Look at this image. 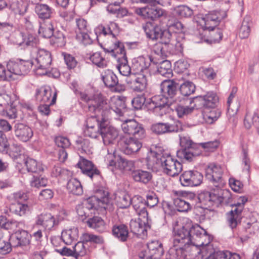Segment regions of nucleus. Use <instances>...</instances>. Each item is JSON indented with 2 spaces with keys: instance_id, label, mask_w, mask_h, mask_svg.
<instances>
[{
  "instance_id": "obj_10",
  "label": "nucleus",
  "mask_w": 259,
  "mask_h": 259,
  "mask_svg": "<svg viewBox=\"0 0 259 259\" xmlns=\"http://www.w3.org/2000/svg\"><path fill=\"white\" fill-rule=\"evenodd\" d=\"M121 127L124 134L132 135V137L139 139L146 137V131L143 125L135 119L125 120L121 124Z\"/></svg>"
},
{
  "instance_id": "obj_28",
  "label": "nucleus",
  "mask_w": 259,
  "mask_h": 259,
  "mask_svg": "<svg viewBox=\"0 0 259 259\" xmlns=\"http://www.w3.org/2000/svg\"><path fill=\"white\" fill-rule=\"evenodd\" d=\"M17 37L20 40H13V42L23 48L36 47L38 42L36 35L30 32H21L17 34Z\"/></svg>"
},
{
  "instance_id": "obj_61",
  "label": "nucleus",
  "mask_w": 259,
  "mask_h": 259,
  "mask_svg": "<svg viewBox=\"0 0 259 259\" xmlns=\"http://www.w3.org/2000/svg\"><path fill=\"white\" fill-rule=\"evenodd\" d=\"M196 108L195 104L193 106H184L182 104H177L175 107V110L179 117L181 118L185 115L191 113L194 108Z\"/></svg>"
},
{
  "instance_id": "obj_2",
  "label": "nucleus",
  "mask_w": 259,
  "mask_h": 259,
  "mask_svg": "<svg viewBox=\"0 0 259 259\" xmlns=\"http://www.w3.org/2000/svg\"><path fill=\"white\" fill-rule=\"evenodd\" d=\"M79 96L80 99L87 104L90 112L101 115V116H93L87 118L86 126L94 128L99 127L101 130V124L109 118L110 107L107 100L102 96L101 93L89 96L81 92Z\"/></svg>"
},
{
  "instance_id": "obj_8",
  "label": "nucleus",
  "mask_w": 259,
  "mask_h": 259,
  "mask_svg": "<svg viewBox=\"0 0 259 259\" xmlns=\"http://www.w3.org/2000/svg\"><path fill=\"white\" fill-rule=\"evenodd\" d=\"M168 98L161 95L154 96L148 99L146 108L152 111L155 115L162 116L165 114L169 107Z\"/></svg>"
},
{
  "instance_id": "obj_37",
  "label": "nucleus",
  "mask_w": 259,
  "mask_h": 259,
  "mask_svg": "<svg viewBox=\"0 0 259 259\" xmlns=\"http://www.w3.org/2000/svg\"><path fill=\"white\" fill-rule=\"evenodd\" d=\"M174 245L170 247L167 254L166 259H179L182 256L187 246L181 243H175V237L173 240Z\"/></svg>"
},
{
  "instance_id": "obj_63",
  "label": "nucleus",
  "mask_w": 259,
  "mask_h": 259,
  "mask_svg": "<svg viewBox=\"0 0 259 259\" xmlns=\"http://www.w3.org/2000/svg\"><path fill=\"white\" fill-rule=\"evenodd\" d=\"M148 99H146L145 95H138L135 97L132 100V105L136 110L141 109L144 106L146 108V104Z\"/></svg>"
},
{
  "instance_id": "obj_56",
  "label": "nucleus",
  "mask_w": 259,
  "mask_h": 259,
  "mask_svg": "<svg viewBox=\"0 0 259 259\" xmlns=\"http://www.w3.org/2000/svg\"><path fill=\"white\" fill-rule=\"evenodd\" d=\"M183 51V44L180 40H178L177 34L176 38H174L169 45L168 48V54L178 55L182 53Z\"/></svg>"
},
{
  "instance_id": "obj_22",
  "label": "nucleus",
  "mask_w": 259,
  "mask_h": 259,
  "mask_svg": "<svg viewBox=\"0 0 259 259\" xmlns=\"http://www.w3.org/2000/svg\"><path fill=\"white\" fill-rule=\"evenodd\" d=\"M52 94V91L50 87H42L36 89L35 98L41 104L49 103L50 105H53L56 101L57 93L54 92L51 98Z\"/></svg>"
},
{
  "instance_id": "obj_1",
  "label": "nucleus",
  "mask_w": 259,
  "mask_h": 259,
  "mask_svg": "<svg viewBox=\"0 0 259 259\" xmlns=\"http://www.w3.org/2000/svg\"><path fill=\"white\" fill-rule=\"evenodd\" d=\"M212 240L206 231L198 224L191 225L188 223L175 230V244L181 243L187 246L192 245L201 248L205 246L209 248Z\"/></svg>"
},
{
  "instance_id": "obj_15",
  "label": "nucleus",
  "mask_w": 259,
  "mask_h": 259,
  "mask_svg": "<svg viewBox=\"0 0 259 259\" xmlns=\"http://www.w3.org/2000/svg\"><path fill=\"white\" fill-rule=\"evenodd\" d=\"M58 224V221L50 213H42L37 215L35 219V224L43 228L46 236L53 230Z\"/></svg>"
},
{
  "instance_id": "obj_21",
  "label": "nucleus",
  "mask_w": 259,
  "mask_h": 259,
  "mask_svg": "<svg viewBox=\"0 0 259 259\" xmlns=\"http://www.w3.org/2000/svg\"><path fill=\"white\" fill-rule=\"evenodd\" d=\"M126 82L131 89L139 93L144 91L148 85L147 77L142 74L130 76L126 79Z\"/></svg>"
},
{
  "instance_id": "obj_53",
  "label": "nucleus",
  "mask_w": 259,
  "mask_h": 259,
  "mask_svg": "<svg viewBox=\"0 0 259 259\" xmlns=\"http://www.w3.org/2000/svg\"><path fill=\"white\" fill-rule=\"evenodd\" d=\"M51 45L57 47H63L66 43V38L65 34L60 30L54 31L50 40Z\"/></svg>"
},
{
  "instance_id": "obj_17",
  "label": "nucleus",
  "mask_w": 259,
  "mask_h": 259,
  "mask_svg": "<svg viewBox=\"0 0 259 259\" xmlns=\"http://www.w3.org/2000/svg\"><path fill=\"white\" fill-rule=\"evenodd\" d=\"M202 174L197 170L184 171L180 177V182L183 186H197L201 184Z\"/></svg>"
},
{
  "instance_id": "obj_51",
  "label": "nucleus",
  "mask_w": 259,
  "mask_h": 259,
  "mask_svg": "<svg viewBox=\"0 0 259 259\" xmlns=\"http://www.w3.org/2000/svg\"><path fill=\"white\" fill-rule=\"evenodd\" d=\"M157 73L167 78L172 76L171 64L169 61L165 60L161 62L157 66Z\"/></svg>"
},
{
  "instance_id": "obj_58",
  "label": "nucleus",
  "mask_w": 259,
  "mask_h": 259,
  "mask_svg": "<svg viewBox=\"0 0 259 259\" xmlns=\"http://www.w3.org/2000/svg\"><path fill=\"white\" fill-rule=\"evenodd\" d=\"M87 245L83 242H78L73 246L74 257L76 259H81L88 253Z\"/></svg>"
},
{
  "instance_id": "obj_42",
  "label": "nucleus",
  "mask_w": 259,
  "mask_h": 259,
  "mask_svg": "<svg viewBox=\"0 0 259 259\" xmlns=\"http://www.w3.org/2000/svg\"><path fill=\"white\" fill-rule=\"evenodd\" d=\"M131 175L135 182L144 184H148L152 178V175L150 172L139 169L132 171Z\"/></svg>"
},
{
  "instance_id": "obj_48",
  "label": "nucleus",
  "mask_w": 259,
  "mask_h": 259,
  "mask_svg": "<svg viewBox=\"0 0 259 259\" xmlns=\"http://www.w3.org/2000/svg\"><path fill=\"white\" fill-rule=\"evenodd\" d=\"M66 188L69 193L73 195H80L83 193L81 183L75 178H72L68 181Z\"/></svg>"
},
{
  "instance_id": "obj_13",
  "label": "nucleus",
  "mask_w": 259,
  "mask_h": 259,
  "mask_svg": "<svg viewBox=\"0 0 259 259\" xmlns=\"http://www.w3.org/2000/svg\"><path fill=\"white\" fill-rule=\"evenodd\" d=\"M222 167L214 163H209L205 168V176L217 187L223 186L224 182L222 178Z\"/></svg>"
},
{
  "instance_id": "obj_9",
  "label": "nucleus",
  "mask_w": 259,
  "mask_h": 259,
  "mask_svg": "<svg viewBox=\"0 0 259 259\" xmlns=\"http://www.w3.org/2000/svg\"><path fill=\"white\" fill-rule=\"evenodd\" d=\"M164 253L162 244L158 240L151 241L139 253L140 259H160Z\"/></svg>"
},
{
  "instance_id": "obj_64",
  "label": "nucleus",
  "mask_w": 259,
  "mask_h": 259,
  "mask_svg": "<svg viewBox=\"0 0 259 259\" xmlns=\"http://www.w3.org/2000/svg\"><path fill=\"white\" fill-rule=\"evenodd\" d=\"M180 142L181 147V150L195 148L199 147V145L194 143L188 136H180Z\"/></svg>"
},
{
  "instance_id": "obj_60",
  "label": "nucleus",
  "mask_w": 259,
  "mask_h": 259,
  "mask_svg": "<svg viewBox=\"0 0 259 259\" xmlns=\"http://www.w3.org/2000/svg\"><path fill=\"white\" fill-rule=\"evenodd\" d=\"M174 11L176 15L180 18H188L193 15V10L185 5H180L176 7Z\"/></svg>"
},
{
  "instance_id": "obj_55",
  "label": "nucleus",
  "mask_w": 259,
  "mask_h": 259,
  "mask_svg": "<svg viewBox=\"0 0 259 259\" xmlns=\"http://www.w3.org/2000/svg\"><path fill=\"white\" fill-rule=\"evenodd\" d=\"M91 61L99 68H104L107 66L108 62L100 52H96L90 57Z\"/></svg>"
},
{
  "instance_id": "obj_27",
  "label": "nucleus",
  "mask_w": 259,
  "mask_h": 259,
  "mask_svg": "<svg viewBox=\"0 0 259 259\" xmlns=\"http://www.w3.org/2000/svg\"><path fill=\"white\" fill-rule=\"evenodd\" d=\"M14 134L16 137L24 142L29 141L33 136L32 128L26 124L17 123L14 127Z\"/></svg>"
},
{
  "instance_id": "obj_7",
  "label": "nucleus",
  "mask_w": 259,
  "mask_h": 259,
  "mask_svg": "<svg viewBox=\"0 0 259 259\" xmlns=\"http://www.w3.org/2000/svg\"><path fill=\"white\" fill-rule=\"evenodd\" d=\"M155 4H149L141 8H136L135 13L144 19L156 21L160 19L165 18L167 16L166 10L155 6Z\"/></svg>"
},
{
  "instance_id": "obj_44",
  "label": "nucleus",
  "mask_w": 259,
  "mask_h": 259,
  "mask_svg": "<svg viewBox=\"0 0 259 259\" xmlns=\"http://www.w3.org/2000/svg\"><path fill=\"white\" fill-rule=\"evenodd\" d=\"M146 36L148 38L152 40H156L160 36V33L162 29L160 26L156 25L152 26L151 23H147L146 25L143 27Z\"/></svg>"
},
{
  "instance_id": "obj_46",
  "label": "nucleus",
  "mask_w": 259,
  "mask_h": 259,
  "mask_svg": "<svg viewBox=\"0 0 259 259\" xmlns=\"http://www.w3.org/2000/svg\"><path fill=\"white\" fill-rule=\"evenodd\" d=\"M78 237V229L76 228L63 230L61 233V239L67 245L75 242Z\"/></svg>"
},
{
  "instance_id": "obj_45",
  "label": "nucleus",
  "mask_w": 259,
  "mask_h": 259,
  "mask_svg": "<svg viewBox=\"0 0 259 259\" xmlns=\"http://www.w3.org/2000/svg\"><path fill=\"white\" fill-rule=\"evenodd\" d=\"M201 154L199 147L188 148V149L180 150L177 151V155L188 161H192L193 158Z\"/></svg>"
},
{
  "instance_id": "obj_18",
  "label": "nucleus",
  "mask_w": 259,
  "mask_h": 259,
  "mask_svg": "<svg viewBox=\"0 0 259 259\" xmlns=\"http://www.w3.org/2000/svg\"><path fill=\"white\" fill-rule=\"evenodd\" d=\"M31 237V235L27 231L21 229L13 233L9 238V241L13 247L23 248L29 245Z\"/></svg>"
},
{
  "instance_id": "obj_5",
  "label": "nucleus",
  "mask_w": 259,
  "mask_h": 259,
  "mask_svg": "<svg viewBox=\"0 0 259 259\" xmlns=\"http://www.w3.org/2000/svg\"><path fill=\"white\" fill-rule=\"evenodd\" d=\"M195 198L198 199L200 207L208 209L214 205L228 203L231 198V194L227 190L218 189L212 192H201Z\"/></svg>"
},
{
  "instance_id": "obj_24",
  "label": "nucleus",
  "mask_w": 259,
  "mask_h": 259,
  "mask_svg": "<svg viewBox=\"0 0 259 259\" xmlns=\"http://www.w3.org/2000/svg\"><path fill=\"white\" fill-rule=\"evenodd\" d=\"M152 57L148 56L144 57L139 56L133 59L132 68L134 74H140L141 72H147L152 62Z\"/></svg>"
},
{
  "instance_id": "obj_47",
  "label": "nucleus",
  "mask_w": 259,
  "mask_h": 259,
  "mask_svg": "<svg viewBox=\"0 0 259 259\" xmlns=\"http://www.w3.org/2000/svg\"><path fill=\"white\" fill-rule=\"evenodd\" d=\"M252 25V22L250 17L246 16L243 20L239 31V36L241 39H245L248 37Z\"/></svg>"
},
{
  "instance_id": "obj_11",
  "label": "nucleus",
  "mask_w": 259,
  "mask_h": 259,
  "mask_svg": "<svg viewBox=\"0 0 259 259\" xmlns=\"http://www.w3.org/2000/svg\"><path fill=\"white\" fill-rule=\"evenodd\" d=\"M219 98L215 93L208 92L204 96H197L190 101L195 104L196 108L203 107L205 109L214 108L218 103Z\"/></svg>"
},
{
  "instance_id": "obj_6",
  "label": "nucleus",
  "mask_w": 259,
  "mask_h": 259,
  "mask_svg": "<svg viewBox=\"0 0 259 259\" xmlns=\"http://www.w3.org/2000/svg\"><path fill=\"white\" fill-rule=\"evenodd\" d=\"M34 63V62L31 60H9L7 64L9 81L16 80L19 76L27 74Z\"/></svg>"
},
{
  "instance_id": "obj_38",
  "label": "nucleus",
  "mask_w": 259,
  "mask_h": 259,
  "mask_svg": "<svg viewBox=\"0 0 259 259\" xmlns=\"http://www.w3.org/2000/svg\"><path fill=\"white\" fill-rule=\"evenodd\" d=\"M34 11L39 19L45 20L51 18L54 9L47 4H37L35 6Z\"/></svg>"
},
{
  "instance_id": "obj_19",
  "label": "nucleus",
  "mask_w": 259,
  "mask_h": 259,
  "mask_svg": "<svg viewBox=\"0 0 259 259\" xmlns=\"http://www.w3.org/2000/svg\"><path fill=\"white\" fill-rule=\"evenodd\" d=\"M101 79L104 85L111 91L120 92L122 90L118 83L116 74L111 69H106L101 73Z\"/></svg>"
},
{
  "instance_id": "obj_3",
  "label": "nucleus",
  "mask_w": 259,
  "mask_h": 259,
  "mask_svg": "<svg viewBox=\"0 0 259 259\" xmlns=\"http://www.w3.org/2000/svg\"><path fill=\"white\" fill-rule=\"evenodd\" d=\"M146 162L149 169L153 171L160 169L163 174L170 177L178 176L183 169L182 163L164 150H151L148 154Z\"/></svg>"
},
{
  "instance_id": "obj_52",
  "label": "nucleus",
  "mask_w": 259,
  "mask_h": 259,
  "mask_svg": "<svg viewBox=\"0 0 259 259\" xmlns=\"http://www.w3.org/2000/svg\"><path fill=\"white\" fill-rule=\"evenodd\" d=\"M244 124L247 129H249L252 125H253L259 134V115L257 113H254L252 115L247 113L244 120Z\"/></svg>"
},
{
  "instance_id": "obj_26",
  "label": "nucleus",
  "mask_w": 259,
  "mask_h": 259,
  "mask_svg": "<svg viewBox=\"0 0 259 259\" xmlns=\"http://www.w3.org/2000/svg\"><path fill=\"white\" fill-rule=\"evenodd\" d=\"M76 166L81 170L83 174L91 178L100 177L99 170L92 162L81 156H80L79 160L76 164Z\"/></svg>"
},
{
  "instance_id": "obj_39",
  "label": "nucleus",
  "mask_w": 259,
  "mask_h": 259,
  "mask_svg": "<svg viewBox=\"0 0 259 259\" xmlns=\"http://www.w3.org/2000/svg\"><path fill=\"white\" fill-rule=\"evenodd\" d=\"M118 64L117 68L119 70L120 73L123 76H128L131 73L132 66L130 67L128 65V61L126 56L125 51L121 53L120 56L117 57V59Z\"/></svg>"
},
{
  "instance_id": "obj_12",
  "label": "nucleus",
  "mask_w": 259,
  "mask_h": 259,
  "mask_svg": "<svg viewBox=\"0 0 259 259\" xmlns=\"http://www.w3.org/2000/svg\"><path fill=\"white\" fill-rule=\"evenodd\" d=\"M153 133L158 135L178 133L183 131L182 123L178 121L172 122H158L152 125Z\"/></svg>"
},
{
  "instance_id": "obj_35",
  "label": "nucleus",
  "mask_w": 259,
  "mask_h": 259,
  "mask_svg": "<svg viewBox=\"0 0 259 259\" xmlns=\"http://www.w3.org/2000/svg\"><path fill=\"white\" fill-rule=\"evenodd\" d=\"M144 225L145 223L143 222L140 219L131 220L130 222L131 232L139 238H144L147 234V230Z\"/></svg>"
},
{
  "instance_id": "obj_50",
  "label": "nucleus",
  "mask_w": 259,
  "mask_h": 259,
  "mask_svg": "<svg viewBox=\"0 0 259 259\" xmlns=\"http://www.w3.org/2000/svg\"><path fill=\"white\" fill-rule=\"evenodd\" d=\"M75 145L79 150H81L88 154L92 153V144L88 139L78 137L75 140Z\"/></svg>"
},
{
  "instance_id": "obj_31",
  "label": "nucleus",
  "mask_w": 259,
  "mask_h": 259,
  "mask_svg": "<svg viewBox=\"0 0 259 259\" xmlns=\"http://www.w3.org/2000/svg\"><path fill=\"white\" fill-rule=\"evenodd\" d=\"M142 139L135 137L126 139L122 148L123 152L126 155H132L138 152L142 146L141 142Z\"/></svg>"
},
{
  "instance_id": "obj_54",
  "label": "nucleus",
  "mask_w": 259,
  "mask_h": 259,
  "mask_svg": "<svg viewBox=\"0 0 259 259\" xmlns=\"http://www.w3.org/2000/svg\"><path fill=\"white\" fill-rule=\"evenodd\" d=\"M25 165L27 171L29 172L39 173L44 170L42 164L40 163L31 158L26 159Z\"/></svg>"
},
{
  "instance_id": "obj_57",
  "label": "nucleus",
  "mask_w": 259,
  "mask_h": 259,
  "mask_svg": "<svg viewBox=\"0 0 259 259\" xmlns=\"http://www.w3.org/2000/svg\"><path fill=\"white\" fill-rule=\"evenodd\" d=\"M181 94L184 96H189L194 93L195 91V85L191 81H186L182 84H179V87Z\"/></svg>"
},
{
  "instance_id": "obj_40",
  "label": "nucleus",
  "mask_w": 259,
  "mask_h": 259,
  "mask_svg": "<svg viewBox=\"0 0 259 259\" xmlns=\"http://www.w3.org/2000/svg\"><path fill=\"white\" fill-rule=\"evenodd\" d=\"M87 224L90 228L99 233H103L107 230V226L104 221L100 217L95 216L89 219Z\"/></svg>"
},
{
  "instance_id": "obj_43",
  "label": "nucleus",
  "mask_w": 259,
  "mask_h": 259,
  "mask_svg": "<svg viewBox=\"0 0 259 259\" xmlns=\"http://www.w3.org/2000/svg\"><path fill=\"white\" fill-rule=\"evenodd\" d=\"M9 209L12 213L22 217L30 211V207L23 202H15L10 205Z\"/></svg>"
},
{
  "instance_id": "obj_36",
  "label": "nucleus",
  "mask_w": 259,
  "mask_h": 259,
  "mask_svg": "<svg viewBox=\"0 0 259 259\" xmlns=\"http://www.w3.org/2000/svg\"><path fill=\"white\" fill-rule=\"evenodd\" d=\"M107 164L110 166H114L121 170H124L126 159L120 155H116L114 152L113 153H108L105 159Z\"/></svg>"
},
{
  "instance_id": "obj_34",
  "label": "nucleus",
  "mask_w": 259,
  "mask_h": 259,
  "mask_svg": "<svg viewBox=\"0 0 259 259\" xmlns=\"http://www.w3.org/2000/svg\"><path fill=\"white\" fill-rule=\"evenodd\" d=\"M56 145L61 148L58 152V157L61 161H64L67 158V153L65 149L70 147L71 143L69 140L66 137L58 136L55 139Z\"/></svg>"
},
{
  "instance_id": "obj_30",
  "label": "nucleus",
  "mask_w": 259,
  "mask_h": 259,
  "mask_svg": "<svg viewBox=\"0 0 259 259\" xmlns=\"http://www.w3.org/2000/svg\"><path fill=\"white\" fill-rule=\"evenodd\" d=\"M102 96L104 97L108 102V104L110 107V112L109 116L113 112L116 115L121 116L123 115L126 111V105L124 102L121 100L119 97H113L109 100L106 96L102 94Z\"/></svg>"
},
{
  "instance_id": "obj_29",
  "label": "nucleus",
  "mask_w": 259,
  "mask_h": 259,
  "mask_svg": "<svg viewBox=\"0 0 259 259\" xmlns=\"http://www.w3.org/2000/svg\"><path fill=\"white\" fill-rule=\"evenodd\" d=\"M240 200L241 203H237L235 205L239 206L240 209L236 208L234 210H231L227 216L228 224L231 229L235 228L239 223V215L242 212L244 204L247 201V198L244 196L240 197Z\"/></svg>"
},
{
  "instance_id": "obj_23",
  "label": "nucleus",
  "mask_w": 259,
  "mask_h": 259,
  "mask_svg": "<svg viewBox=\"0 0 259 259\" xmlns=\"http://www.w3.org/2000/svg\"><path fill=\"white\" fill-rule=\"evenodd\" d=\"M52 56L51 53L45 49H39L35 59L36 62V69L49 70L52 64Z\"/></svg>"
},
{
  "instance_id": "obj_49",
  "label": "nucleus",
  "mask_w": 259,
  "mask_h": 259,
  "mask_svg": "<svg viewBox=\"0 0 259 259\" xmlns=\"http://www.w3.org/2000/svg\"><path fill=\"white\" fill-rule=\"evenodd\" d=\"M106 53H110L111 56L117 59L122 53L125 51L123 45L119 41H113L112 47L109 48L102 47Z\"/></svg>"
},
{
  "instance_id": "obj_25",
  "label": "nucleus",
  "mask_w": 259,
  "mask_h": 259,
  "mask_svg": "<svg viewBox=\"0 0 259 259\" xmlns=\"http://www.w3.org/2000/svg\"><path fill=\"white\" fill-rule=\"evenodd\" d=\"M179 87V82L175 79H165L160 83L161 93L168 98L175 97Z\"/></svg>"
},
{
  "instance_id": "obj_16",
  "label": "nucleus",
  "mask_w": 259,
  "mask_h": 259,
  "mask_svg": "<svg viewBox=\"0 0 259 259\" xmlns=\"http://www.w3.org/2000/svg\"><path fill=\"white\" fill-rule=\"evenodd\" d=\"M200 251L203 254L202 259H225L228 256L231 257V259L238 258L236 253H232L228 250L215 251L212 244H210L209 248L208 246H205L201 248Z\"/></svg>"
},
{
  "instance_id": "obj_4",
  "label": "nucleus",
  "mask_w": 259,
  "mask_h": 259,
  "mask_svg": "<svg viewBox=\"0 0 259 259\" xmlns=\"http://www.w3.org/2000/svg\"><path fill=\"white\" fill-rule=\"evenodd\" d=\"M108 195V192L103 188L97 189L95 195L77 206V213L83 220L94 213L95 210L100 208L106 209L110 201Z\"/></svg>"
},
{
  "instance_id": "obj_59",
  "label": "nucleus",
  "mask_w": 259,
  "mask_h": 259,
  "mask_svg": "<svg viewBox=\"0 0 259 259\" xmlns=\"http://www.w3.org/2000/svg\"><path fill=\"white\" fill-rule=\"evenodd\" d=\"M176 35L177 34L175 33H171L169 30H162L160 33V36L159 37L160 39V42L164 44L165 47L168 48L169 45H170L172 40L174 38H176Z\"/></svg>"
},
{
  "instance_id": "obj_41",
  "label": "nucleus",
  "mask_w": 259,
  "mask_h": 259,
  "mask_svg": "<svg viewBox=\"0 0 259 259\" xmlns=\"http://www.w3.org/2000/svg\"><path fill=\"white\" fill-rule=\"evenodd\" d=\"M113 235L121 242H125L128 237V230L124 224L115 225L112 227Z\"/></svg>"
},
{
  "instance_id": "obj_14",
  "label": "nucleus",
  "mask_w": 259,
  "mask_h": 259,
  "mask_svg": "<svg viewBox=\"0 0 259 259\" xmlns=\"http://www.w3.org/2000/svg\"><path fill=\"white\" fill-rule=\"evenodd\" d=\"M175 197L174 198V204L179 211H187L191 208V204L188 201L192 200L196 197L193 193L186 192H176Z\"/></svg>"
},
{
  "instance_id": "obj_33",
  "label": "nucleus",
  "mask_w": 259,
  "mask_h": 259,
  "mask_svg": "<svg viewBox=\"0 0 259 259\" xmlns=\"http://www.w3.org/2000/svg\"><path fill=\"white\" fill-rule=\"evenodd\" d=\"M220 13L217 11H211L206 14L203 18L204 29L215 28L221 20Z\"/></svg>"
},
{
  "instance_id": "obj_20",
  "label": "nucleus",
  "mask_w": 259,
  "mask_h": 259,
  "mask_svg": "<svg viewBox=\"0 0 259 259\" xmlns=\"http://www.w3.org/2000/svg\"><path fill=\"white\" fill-rule=\"evenodd\" d=\"M108 119L101 124L100 135L103 143L106 145L113 144L118 136V130L109 125Z\"/></svg>"
},
{
  "instance_id": "obj_32",
  "label": "nucleus",
  "mask_w": 259,
  "mask_h": 259,
  "mask_svg": "<svg viewBox=\"0 0 259 259\" xmlns=\"http://www.w3.org/2000/svg\"><path fill=\"white\" fill-rule=\"evenodd\" d=\"M132 205L137 212L143 218H148V212L146 209L145 199L140 195H135L132 198Z\"/></svg>"
},
{
  "instance_id": "obj_62",
  "label": "nucleus",
  "mask_w": 259,
  "mask_h": 259,
  "mask_svg": "<svg viewBox=\"0 0 259 259\" xmlns=\"http://www.w3.org/2000/svg\"><path fill=\"white\" fill-rule=\"evenodd\" d=\"M89 30L78 32L75 30L76 39L80 44L84 46L91 45L93 43V40L88 34Z\"/></svg>"
}]
</instances>
